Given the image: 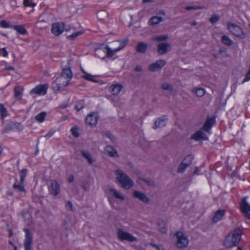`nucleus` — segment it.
<instances>
[{
  "label": "nucleus",
  "instance_id": "nucleus-1",
  "mask_svg": "<svg viewBox=\"0 0 250 250\" xmlns=\"http://www.w3.org/2000/svg\"><path fill=\"white\" fill-rule=\"evenodd\" d=\"M116 179L122 188L128 189L134 185V182L123 170L117 169L115 171Z\"/></svg>",
  "mask_w": 250,
  "mask_h": 250
},
{
  "label": "nucleus",
  "instance_id": "nucleus-2",
  "mask_svg": "<svg viewBox=\"0 0 250 250\" xmlns=\"http://www.w3.org/2000/svg\"><path fill=\"white\" fill-rule=\"evenodd\" d=\"M242 233L240 229H236L234 230L232 235L229 234L227 236L224 241V245L227 248H231L236 246L241 239Z\"/></svg>",
  "mask_w": 250,
  "mask_h": 250
},
{
  "label": "nucleus",
  "instance_id": "nucleus-3",
  "mask_svg": "<svg viewBox=\"0 0 250 250\" xmlns=\"http://www.w3.org/2000/svg\"><path fill=\"white\" fill-rule=\"evenodd\" d=\"M227 26L229 32L236 37L240 39L245 38V33L242 28L236 23L229 22L228 23Z\"/></svg>",
  "mask_w": 250,
  "mask_h": 250
},
{
  "label": "nucleus",
  "instance_id": "nucleus-4",
  "mask_svg": "<svg viewBox=\"0 0 250 250\" xmlns=\"http://www.w3.org/2000/svg\"><path fill=\"white\" fill-rule=\"evenodd\" d=\"M71 79L65 77L60 76L58 77L53 83V86L57 91H62L65 90V87L68 85Z\"/></svg>",
  "mask_w": 250,
  "mask_h": 250
},
{
  "label": "nucleus",
  "instance_id": "nucleus-5",
  "mask_svg": "<svg viewBox=\"0 0 250 250\" xmlns=\"http://www.w3.org/2000/svg\"><path fill=\"white\" fill-rule=\"evenodd\" d=\"M128 39H125L123 40L116 41L115 43L117 45L118 44H120L119 46L117 48L114 49L113 50H111L108 46L105 47V49H106V57H112L114 55V53L117 51H120L122 49H123L125 46H126L128 42Z\"/></svg>",
  "mask_w": 250,
  "mask_h": 250
},
{
  "label": "nucleus",
  "instance_id": "nucleus-6",
  "mask_svg": "<svg viewBox=\"0 0 250 250\" xmlns=\"http://www.w3.org/2000/svg\"><path fill=\"white\" fill-rule=\"evenodd\" d=\"M175 235L176 236L177 241L176 242V246L179 249H183L186 248L188 244V239L184 235L181 231H177Z\"/></svg>",
  "mask_w": 250,
  "mask_h": 250
},
{
  "label": "nucleus",
  "instance_id": "nucleus-7",
  "mask_svg": "<svg viewBox=\"0 0 250 250\" xmlns=\"http://www.w3.org/2000/svg\"><path fill=\"white\" fill-rule=\"evenodd\" d=\"M23 231L25 232V239L23 244L25 250H31L33 243L32 234L29 229L24 228Z\"/></svg>",
  "mask_w": 250,
  "mask_h": 250
},
{
  "label": "nucleus",
  "instance_id": "nucleus-8",
  "mask_svg": "<svg viewBox=\"0 0 250 250\" xmlns=\"http://www.w3.org/2000/svg\"><path fill=\"white\" fill-rule=\"evenodd\" d=\"M117 235L118 238L121 241L126 240L128 242L137 241V238L127 232L124 231L122 229H118Z\"/></svg>",
  "mask_w": 250,
  "mask_h": 250
},
{
  "label": "nucleus",
  "instance_id": "nucleus-9",
  "mask_svg": "<svg viewBox=\"0 0 250 250\" xmlns=\"http://www.w3.org/2000/svg\"><path fill=\"white\" fill-rule=\"evenodd\" d=\"M98 117L97 112H91L86 117L85 119V124L92 127H95L97 124Z\"/></svg>",
  "mask_w": 250,
  "mask_h": 250
},
{
  "label": "nucleus",
  "instance_id": "nucleus-10",
  "mask_svg": "<svg viewBox=\"0 0 250 250\" xmlns=\"http://www.w3.org/2000/svg\"><path fill=\"white\" fill-rule=\"evenodd\" d=\"M48 84H39L33 88L30 92L31 95L38 94L44 95L47 93Z\"/></svg>",
  "mask_w": 250,
  "mask_h": 250
},
{
  "label": "nucleus",
  "instance_id": "nucleus-11",
  "mask_svg": "<svg viewBox=\"0 0 250 250\" xmlns=\"http://www.w3.org/2000/svg\"><path fill=\"white\" fill-rule=\"evenodd\" d=\"M64 24L63 22H56L53 23L51 31L52 33L56 36H59L64 31Z\"/></svg>",
  "mask_w": 250,
  "mask_h": 250
},
{
  "label": "nucleus",
  "instance_id": "nucleus-12",
  "mask_svg": "<svg viewBox=\"0 0 250 250\" xmlns=\"http://www.w3.org/2000/svg\"><path fill=\"white\" fill-rule=\"evenodd\" d=\"M48 189L50 194L54 196H57L60 193V185L55 180H51V185Z\"/></svg>",
  "mask_w": 250,
  "mask_h": 250
},
{
  "label": "nucleus",
  "instance_id": "nucleus-13",
  "mask_svg": "<svg viewBox=\"0 0 250 250\" xmlns=\"http://www.w3.org/2000/svg\"><path fill=\"white\" fill-rule=\"evenodd\" d=\"M166 64V61L159 60L150 64L148 66V69L151 72H155L161 69Z\"/></svg>",
  "mask_w": 250,
  "mask_h": 250
},
{
  "label": "nucleus",
  "instance_id": "nucleus-14",
  "mask_svg": "<svg viewBox=\"0 0 250 250\" xmlns=\"http://www.w3.org/2000/svg\"><path fill=\"white\" fill-rule=\"evenodd\" d=\"M215 123V118L214 117H212L211 118L208 117L204 123V125L202 127L201 129L207 132H209L210 130Z\"/></svg>",
  "mask_w": 250,
  "mask_h": 250
},
{
  "label": "nucleus",
  "instance_id": "nucleus-15",
  "mask_svg": "<svg viewBox=\"0 0 250 250\" xmlns=\"http://www.w3.org/2000/svg\"><path fill=\"white\" fill-rule=\"evenodd\" d=\"M70 60H67V63L65 68H62L61 76L65 77L67 79H71L72 77V72L70 68Z\"/></svg>",
  "mask_w": 250,
  "mask_h": 250
},
{
  "label": "nucleus",
  "instance_id": "nucleus-16",
  "mask_svg": "<svg viewBox=\"0 0 250 250\" xmlns=\"http://www.w3.org/2000/svg\"><path fill=\"white\" fill-rule=\"evenodd\" d=\"M247 197H244L240 203V209L243 214L250 211V205L247 202Z\"/></svg>",
  "mask_w": 250,
  "mask_h": 250
},
{
  "label": "nucleus",
  "instance_id": "nucleus-17",
  "mask_svg": "<svg viewBox=\"0 0 250 250\" xmlns=\"http://www.w3.org/2000/svg\"><path fill=\"white\" fill-rule=\"evenodd\" d=\"M201 129L191 136V138L195 141L208 140V139L207 135L204 133Z\"/></svg>",
  "mask_w": 250,
  "mask_h": 250
},
{
  "label": "nucleus",
  "instance_id": "nucleus-18",
  "mask_svg": "<svg viewBox=\"0 0 250 250\" xmlns=\"http://www.w3.org/2000/svg\"><path fill=\"white\" fill-rule=\"evenodd\" d=\"M132 194L134 197L139 199L145 203H148L150 201L149 198L145 193L138 190H134Z\"/></svg>",
  "mask_w": 250,
  "mask_h": 250
},
{
  "label": "nucleus",
  "instance_id": "nucleus-19",
  "mask_svg": "<svg viewBox=\"0 0 250 250\" xmlns=\"http://www.w3.org/2000/svg\"><path fill=\"white\" fill-rule=\"evenodd\" d=\"M167 120V116L165 115L158 118L155 122L154 129L161 128L166 125V121Z\"/></svg>",
  "mask_w": 250,
  "mask_h": 250
},
{
  "label": "nucleus",
  "instance_id": "nucleus-20",
  "mask_svg": "<svg viewBox=\"0 0 250 250\" xmlns=\"http://www.w3.org/2000/svg\"><path fill=\"white\" fill-rule=\"evenodd\" d=\"M171 45L169 43L162 42L158 44L157 52L159 55H164L166 54L168 51V48L170 47Z\"/></svg>",
  "mask_w": 250,
  "mask_h": 250
},
{
  "label": "nucleus",
  "instance_id": "nucleus-21",
  "mask_svg": "<svg viewBox=\"0 0 250 250\" xmlns=\"http://www.w3.org/2000/svg\"><path fill=\"white\" fill-rule=\"evenodd\" d=\"M225 210L223 209H219L217 210L215 212L214 215L212 218L211 221L213 223H215L220 221L225 215Z\"/></svg>",
  "mask_w": 250,
  "mask_h": 250
},
{
  "label": "nucleus",
  "instance_id": "nucleus-22",
  "mask_svg": "<svg viewBox=\"0 0 250 250\" xmlns=\"http://www.w3.org/2000/svg\"><path fill=\"white\" fill-rule=\"evenodd\" d=\"M104 150L106 152L108 155L110 157L113 158H119V155L117 151L113 147V146L108 145L104 149Z\"/></svg>",
  "mask_w": 250,
  "mask_h": 250
},
{
  "label": "nucleus",
  "instance_id": "nucleus-23",
  "mask_svg": "<svg viewBox=\"0 0 250 250\" xmlns=\"http://www.w3.org/2000/svg\"><path fill=\"white\" fill-rule=\"evenodd\" d=\"M123 86L122 84L117 83L112 84L109 87V91L113 95H117L121 91Z\"/></svg>",
  "mask_w": 250,
  "mask_h": 250
},
{
  "label": "nucleus",
  "instance_id": "nucleus-24",
  "mask_svg": "<svg viewBox=\"0 0 250 250\" xmlns=\"http://www.w3.org/2000/svg\"><path fill=\"white\" fill-rule=\"evenodd\" d=\"M147 48L148 44L141 42L138 43L136 48V51L140 53H145Z\"/></svg>",
  "mask_w": 250,
  "mask_h": 250
},
{
  "label": "nucleus",
  "instance_id": "nucleus-25",
  "mask_svg": "<svg viewBox=\"0 0 250 250\" xmlns=\"http://www.w3.org/2000/svg\"><path fill=\"white\" fill-rule=\"evenodd\" d=\"M109 192L115 198L121 201L125 200V198L120 194V193L113 188H108Z\"/></svg>",
  "mask_w": 250,
  "mask_h": 250
},
{
  "label": "nucleus",
  "instance_id": "nucleus-26",
  "mask_svg": "<svg viewBox=\"0 0 250 250\" xmlns=\"http://www.w3.org/2000/svg\"><path fill=\"white\" fill-rule=\"evenodd\" d=\"M12 28L21 35H26L27 34V31L22 25H13Z\"/></svg>",
  "mask_w": 250,
  "mask_h": 250
},
{
  "label": "nucleus",
  "instance_id": "nucleus-27",
  "mask_svg": "<svg viewBox=\"0 0 250 250\" xmlns=\"http://www.w3.org/2000/svg\"><path fill=\"white\" fill-rule=\"evenodd\" d=\"M221 42L223 44L226 46H232L233 44L232 41L226 35H224L221 37Z\"/></svg>",
  "mask_w": 250,
  "mask_h": 250
},
{
  "label": "nucleus",
  "instance_id": "nucleus-28",
  "mask_svg": "<svg viewBox=\"0 0 250 250\" xmlns=\"http://www.w3.org/2000/svg\"><path fill=\"white\" fill-rule=\"evenodd\" d=\"M163 21V18L161 17L154 16L151 18L149 20V25H154L159 24Z\"/></svg>",
  "mask_w": 250,
  "mask_h": 250
},
{
  "label": "nucleus",
  "instance_id": "nucleus-29",
  "mask_svg": "<svg viewBox=\"0 0 250 250\" xmlns=\"http://www.w3.org/2000/svg\"><path fill=\"white\" fill-rule=\"evenodd\" d=\"M22 92L21 91L20 85H16L14 88V97L19 100L22 99Z\"/></svg>",
  "mask_w": 250,
  "mask_h": 250
},
{
  "label": "nucleus",
  "instance_id": "nucleus-30",
  "mask_svg": "<svg viewBox=\"0 0 250 250\" xmlns=\"http://www.w3.org/2000/svg\"><path fill=\"white\" fill-rule=\"evenodd\" d=\"M158 226L161 233L166 234L167 233V229L166 228V222L163 220L158 223Z\"/></svg>",
  "mask_w": 250,
  "mask_h": 250
},
{
  "label": "nucleus",
  "instance_id": "nucleus-31",
  "mask_svg": "<svg viewBox=\"0 0 250 250\" xmlns=\"http://www.w3.org/2000/svg\"><path fill=\"white\" fill-rule=\"evenodd\" d=\"M81 154L86 159L89 164H92L93 163V160L91 157V154L87 151L82 150L81 151Z\"/></svg>",
  "mask_w": 250,
  "mask_h": 250
},
{
  "label": "nucleus",
  "instance_id": "nucleus-32",
  "mask_svg": "<svg viewBox=\"0 0 250 250\" xmlns=\"http://www.w3.org/2000/svg\"><path fill=\"white\" fill-rule=\"evenodd\" d=\"M193 159V157L191 155H187L182 161L181 163H184L186 165L187 167H189L192 163V161Z\"/></svg>",
  "mask_w": 250,
  "mask_h": 250
},
{
  "label": "nucleus",
  "instance_id": "nucleus-33",
  "mask_svg": "<svg viewBox=\"0 0 250 250\" xmlns=\"http://www.w3.org/2000/svg\"><path fill=\"white\" fill-rule=\"evenodd\" d=\"M97 18L100 20H104L108 16L107 12L105 10H100L97 13Z\"/></svg>",
  "mask_w": 250,
  "mask_h": 250
},
{
  "label": "nucleus",
  "instance_id": "nucleus-34",
  "mask_svg": "<svg viewBox=\"0 0 250 250\" xmlns=\"http://www.w3.org/2000/svg\"><path fill=\"white\" fill-rule=\"evenodd\" d=\"M93 76L85 71H83V75L82 76V77L86 80L91 81L94 83H98V81L93 78Z\"/></svg>",
  "mask_w": 250,
  "mask_h": 250
},
{
  "label": "nucleus",
  "instance_id": "nucleus-35",
  "mask_svg": "<svg viewBox=\"0 0 250 250\" xmlns=\"http://www.w3.org/2000/svg\"><path fill=\"white\" fill-rule=\"evenodd\" d=\"M0 113L1 119H3L7 115V109L2 104H0Z\"/></svg>",
  "mask_w": 250,
  "mask_h": 250
},
{
  "label": "nucleus",
  "instance_id": "nucleus-36",
  "mask_svg": "<svg viewBox=\"0 0 250 250\" xmlns=\"http://www.w3.org/2000/svg\"><path fill=\"white\" fill-rule=\"evenodd\" d=\"M220 17L219 14H212L211 18L209 19V21L212 24H215L219 21Z\"/></svg>",
  "mask_w": 250,
  "mask_h": 250
},
{
  "label": "nucleus",
  "instance_id": "nucleus-37",
  "mask_svg": "<svg viewBox=\"0 0 250 250\" xmlns=\"http://www.w3.org/2000/svg\"><path fill=\"white\" fill-rule=\"evenodd\" d=\"M46 115V113L45 112H42L36 116L35 119L37 121L40 123L42 122L44 120Z\"/></svg>",
  "mask_w": 250,
  "mask_h": 250
},
{
  "label": "nucleus",
  "instance_id": "nucleus-38",
  "mask_svg": "<svg viewBox=\"0 0 250 250\" xmlns=\"http://www.w3.org/2000/svg\"><path fill=\"white\" fill-rule=\"evenodd\" d=\"M140 179L143 182L146 183L147 186L151 187H155L156 186V185L154 183V182L152 180H147L146 178H140Z\"/></svg>",
  "mask_w": 250,
  "mask_h": 250
},
{
  "label": "nucleus",
  "instance_id": "nucleus-39",
  "mask_svg": "<svg viewBox=\"0 0 250 250\" xmlns=\"http://www.w3.org/2000/svg\"><path fill=\"white\" fill-rule=\"evenodd\" d=\"M27 173V170L26 168H23L21 171V178H20V183L21 184H23L25 178L26 176Z\"/></svg>",
  "mask_w": 250,
  "mask_h": 250
},
{
  "label": "nucleus",
  "instance_id": "nucleus-40",
  "mask_svg": "<svg viewBox=\"0 0 250 250\" xmlns=\"http://www.w3.org/2000/svg\"><path fill=\"white\" fill-rule=\"evenodd\" d=\"M13 188L14 189H18V190L21 192H24L25 191L24 186H23V183L21 184L20 182V184H19V185H17L16 183H15L13 186Z\"/></svg>",
  "mask_w": 250,
  "mask_h": 250
},
{
  "label": "nucleus",
  "instance_id": "nucleus-41",
  "mask_svg": "<svg viewBox=\"0 0 250 250\" xmlns=\"http://www.w3.org/2000/svg\"><path fill=\"white\" fill-rule=\"evenodd\" d=\"M71 132L72 135L75 138L78 137L80 135L79 133V128L77 126L72 127L71 129Z\"/></svg>",
  "mask_w": 250,
  "mask_h": 250
},
{
  "label": "nucleus",
  "instance_id": "nucleus-42",
  "mask_svg": "<svg viewBox=\"0 0 250 250\" xmlns=\"http://www.w3.org/2000/svg\"><path fill=\"white\" fill-rule=\"evenodd\" d=\"M161 87L165 90H169L170 91H173V90L172 86L167 83H163L161 85Z\"/></svg>",
  "mask_w": 250,
  "mask_h": 250
},
{
  "label": "nucleus",
  "instance_id": "nucleus-43",
  "mask_svg": "<svg viewBox=\"0 0 250 250\" xmlns=\"http://www.w3.org/2000/svg\"><path fill=\"white\" fill-rule=\"evenodd\" d=\"M187 165L184 164V163H181L179 165L178 167V169H177V172L178 173H183L185 169L188 167H187L186 166Z\"/></svg>",
  "mask_w": 250,
  "mask_h": 250
},
{
  "label": "nucleus",
  "instance_id": "nucleus-44",
  "mask_svg": "<svg viewBox=\"0 0 250 250\" xmlns=\"http://www.w3.org/2000/svg\"><path fill=\"white\" fill-rule=\"evenodd\" d=\"M83 33L82 31H78L75 32L68 37V38L71 40H75L77 37L81 35Z\"/></svg>",
  "mask_w": 250,
  "mask_h": 250
},
{
  "label": "nucleus",
  "instance_id": "nucleus-45",
  "mask_svg": "<svg viewBox=\"0 0 250 250\" xmlns=\"http://www.w3.org/2000/svg\"><path fill=\"white\" fill-rule=\"evenodd\" d=\"M195 93L198 97H201L205 94V90L202 88H197L196 89Z\"/></svg>",
  "mask_w": 250,
  "mask_h": 250
},
{
  "label": "nucleus",
  "instance_id": "nucleus-46",
  "mask_svg": "<svg viewBox=\"0 0 250 250\" xmlns=\"http://www.w3.org/2000/svg\"><path fill=\"white\" fill-rule=\"evenodd\" d=\"M23 4L25 7H34L36 5V3L32 2L31 0H24Z\"/></svg>",
  "mask_w": 250,
  "mask_h": 250
},
{
  "label": "nucleus",
  "instance_id": "nucleus-47",
  "mask_svg": "<svg viewBox=\"0 0 250 250\" xmlns=\"http://www.w3.org/2000/svg\"><path fill=\"white\" fill-rule=\"evenodd\" d=\"M0 26L3 28H12V26L10 25L9 23H8L5 20H2L0 21Z\"/></svg>",
  "mask_w": 250,
  "mask_h": 250
},
{
  "label": "nucleus",
  "instance_id": "nucleus-48",
  "mask_svg": "<svg viewBox=\"0 0 250 250\" xmlns=\"http://www.w3.org/2000/svg\"><path fill=\"white\" fill-rule=\"evenodd\" d=\"M168 39V36L167 35H161L156 37L154 41H157V42H161L164 41H166Z\"/></svg>",
  "mask_w": 250,
  "mask_h": 250
},
{
  "label": "nucleus",
  "instance_id": "nucleus-49",
  "mask_svg": "<svg viewBox=\"0 0 250 250\" xmlns=\"http://www.w3.org/2000/svg\"><path fill=\"white\" fill-rule=\"evenodd\" d=\"M203 7L201 6H188L185 7V9L187 10H198V9H202Z\"/></svg>",
  "mask_w": 250,
  "mask_h": 250
},
{
  "label": "nucleus",
  "instance_id": "nucleus-50",
  "mask_svg": "<svg viewBox=\"0 0 250 250\" xmlns=\"http://www.w3.org/2000/svg\"><path fill=\"white\" fill-rule=\"evenodd\" d=\"M105 135L111 141L113 142L115 140V138L113 134L109 131H106L104 133Z\"/></svg>",
  "mask_w": 250,
  "mask_h": 250
},
{
  "label": "nucleus",
  "instance_id": "nucleus-51",
  "mask_svg": "<svg viewBox=\"0 0 250 250\" xmlns=\"http://www.w3.org/2000/svg\"><path fill=\"white\" fill-rule=\"evenodd\" d=\"M65 208L67 210L69 211H72L73 210V205L71 201H68L65 204Z\"/></svg>",
  "mask_w": 250,
  "mask_h": 250
},
{
  "label": "nucleus",
  "instance_id": "nucleus-52",
  "mask_svg": "<svg viewBox=\"0 0 250 250\" xmlns=\"http://www.w3.org/2000/svg\"><path fill=\"white\" fill-rule=\"evenodd\" d=\"M84 107L83 104L79 103L75 105V109L77 111H79Z\"/></svg>",
  "mask_w": 250,
  "mask_h": 250
},
{
  "label": "nucleus",
  "instance_id": "nucleus-53",
  "mask_svg": "<svg viewBox=\"0 0 250 250\" xmlns=\"http://www.w3.org/2000/svg\"><path fill=\"white\" fill-rule=\"evenodd\" d=\"M151 246L155 248L157 250H164V248L160 245H158L155 244H151Z\"/></svg>",
  "mask_w": 250,
  "mask_h": 250
},
{
  "label": "nucleus",
  "instance_id": "nucleus-54",
  "mask_svg": "<svg viewBox=\"0 0 250 250\" xmlns=\"http://www.w3.org/2000/svg\"><path fill=\"white\" fill-rule=\"evenodd\" d=\"M135 72H143V68L140 65H137L134 69Z\"/></svg>",
  "mask_w": 250,
  "mask_h": 250
},
{
  "label": "nucleus",
  "instance_id": "nucleus-55",
  "mask_svg": "<svg viewBox=\"0 0 250 250\" xmlns=\"http://www.w3.org/2000/svg\"><path fill=\"white\" fill-rule=\"evenodd\" d=\"M54 131H49L45 135V137L47 139L50 138L51 136H52L53 134L54 133Z\"/></svg>",
  "mask_w": 250,
  "mask_h": 250
},
{
  "label": "nucleus",
  "instance_id": "nucleus-56",
  "mask_svg": "<svg viewBox=\"0 0 250 250\" xmlns=\"http://www.w3.org/2000/svg\"><path fill=\"white\" fill-rule=\"evenodd\" d=\"M74 180V176L72 174L70 175L67 179V182L68 183H72Z\"/></svg>",
  "mask_w": 250,
  "mask_h": 250
},
{
  "label": "nucleus",
  "instance_id": "nucleus-57",
  "mask_svg": "<svg viewBox=\"0 0 250 250\" xmlns=\"http://www.w3.org/2000/svg\"><path fill=\"white\" fill-rule=\"evenodd\" d=\"M1 50L2 51L3 54L2 55L4 57H7L8 56V52L6 50L5 48H2Z\"/></svg>",
  "mask_w": 250,
  "mask_h": 250
},
{
  "label": "nucleus",
  "instance_id": "nucleus-58",
  "mask_svg": "<svg viewBox=\"0 0 250 250\" xmlns=\"http://www.w3.org/2000/svg\"><path fill=\"white\" fill-rule=\"evenodd\" d=\"M15 69V68L13 66H8V67H5V68L4 69V70H14Z\"/></svg>",
  "mask_w": 250,
  "mask_h": 250
},
{
  "label": "nucleus",
  "instance_id": "nucleus-59",
  "mask_svg": "<svg viewBox=\"0 0 250 250\" xmlns=\"http://www.w3.org/2000/svg\"><path fill=\"white\" fill-rule=\"evenodd\" d=\"M199 171V168L198 167H195V170L193 172V175L197 174Z\"/></svg>",
  "mask_w": 250,
  "mask_h": 250
},
{
  "label": "nucleus",
  "instance_id": "nucleus-60",
  "mask_svg": "<svg viewBox=\"0 0 250 250\" xmlns=\"http://www.w3.org/2000/svg\"><path fill=\"white\" fill-rule=\"evenodd\" d=\"M9 243L11 246H12V247H13L14 250H17V246L13 242L9 241Z\"/></svg>",
  "mask_w": 250,
  "mask_h": 250
},
{
  "label": "nucleus",
  "instance_id": "nucleus-61",
  "mask_svg": "<svg viewBox=\"0 0 250 250\" xmlns=\"http://www.w3.org/2000/svg\"><path fill=\"white\" fill-rule=\"evenodd\" d=\"M8 231L9 232V237H11L13 235L12 230L11 229H9Z\"/></svg>",
  "mask_w": 250,
  "mask_h": 250
},
{
  "label": "nucleus",
  "instance_id": "nucleus-62",
  "mask_svg": "<svg viewBox=\"0 0 250 250\" xmlns=\"http://www.w3.org/2000/svg\"><path fill=\"white\" fill-rule=\"evenodd\" d=\"M38 152H39V149L38 148V144H37V146H36V151H35V152L34 153V155L35 156L37 155V154L38 153Z\"/></svg>",
  "mask_w": 250,
  "mask_h": 250
},
{
  "label": "nucleus",
  "instance_id": "nucleus-63",
  "mask_svg": "<svg viewBox=\"0 0 250 250\" xmlns=\"http://www.w3.org/2000/svg\"><path fill=\"white\" fill-rule=\"evenodd\" d=\"M246 217H247V218L250 219V214L249 213V212H248L247 213H245L244 214Z\"/></svg>",
  "mask_w": 250,
  "mask_h": 250
},
{
  "label": "nucleus",
  "instance_id": "nucleus-64",
  "mask_svg": "<svg viewBox=\"0 0 250 250\" xmlns=\"http://www.w3.org/2000/svg\"><path fill=\"white\" fill-rule=\"evenodd\" d=\"M224 48H220L218 50V53L221 54L224 51Z\"/></svg>",
  "mask_w": 250,
  "mask_h": 250
}]
</instances>
